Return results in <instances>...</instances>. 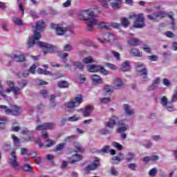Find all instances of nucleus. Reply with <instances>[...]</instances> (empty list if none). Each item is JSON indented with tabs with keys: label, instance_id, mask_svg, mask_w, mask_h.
<instances>
[{
	"label": "nucleus",
	"instance_id": "obj_1",
	"mask_svg": "<svg viewBox=\"0 0 177 177\" xmlns=\"http://www.w3.org/2000/svg\"><path fill=\"white\" fill-rule=\"evenodd\" d=\"M45 27H46V25L44 21H37L36 25L32 26L34 34L32 36L29 37L27 45L28 48H32L34 45L37 44L40 48L44 49V54L46 55L47 53H53L55 52V46L46 42L39 41V39H41V31H44Z\"/></svg>",
	"mask_w": 177,
	"mask_h": 177
},
{
	"label": "nucleus",
	"instance_id": "obj_2",
	"mask_svg": "<svg viewBox=\"0 0 177 177\" xmlns=\"http://www.w3.org/2000/svg\"><path fill=\"white\" fill-rule=\"evenodd\" d=\"M77 17L80 20H86L88 31H92L93 26L97 24V15L91 10H82L78 12Z\"/></svg>",
	"mask_w": 177,
	"mask_h": 177
},
{
	"label": "nucleus",
	"instance_id": "obj_3",
	"mask_svg": "<svg viewBox=\"0 0 177 177\" xmlns=\"http://www.w3.org/2000/svg\"><path fill=\"white\" fill-rule=\"evenodd\" d=\"M0 109H1L3 113H6L8 115H21L22 111L20 106H17V105H12L11 109H9L7 106L0 105Z\"/></svg>",
	"mask_w": 177,
	"mask_h": 177
},
{
	"label": "nucleus",
	"instance_id": "obj_4",
	"mask_svg": "<svg viewBox=\"0 0 177 177\" xmlns=\"http://www.w3.org/2000/svg\"><path fill=\"white\" fill-rule=\"evenodd\" d=\"M129 19H136L133 22V27H135V28H143L145 26V17L143 16V14H140L138 15H130Z\"/></svg>",
	"mask_w": 177,
	"mask_h": 177
},
{
	"label": "nucleus",
	"instance_id": "obj_5",
	"mask_svg": "<svg viewBox=\"0 0 177 177\" xmlns=\"http://www.w3.org/2000/svg\"><path fill=\"white\" fill-rule=\"evenodd\" d=\"M8 164L15 169V171H19L20 169V163L17 162V156L16 155V151H12L10 153V158H9Z\"/></svg>",
	"mask_w": 177,
	"mask_h": 177
},
{
	"label": "nucleus",
	"instance_id": "obj_6",
	"mask_svg": "<svg viewBox=\"0 0 177 177\" xmlns=\"http://www.w3.org/2000/svg\"><path fill=\"white\" fill-rule=\"evenodd\" d=\"M137 71L140 73L142 76V80L146 82L149 81V77H147V68L143 64L140 63L136 64Z\"/></svg>",
	"mask_w": 177,
	"mask_h": 177
},
{
	"label": "nucleus",
	"instance_id": "obj_7",
	"mask_svg": "<svg viewBox=\"0 0 177 177\" xmlns=\"http://www.w3.org/2000/svg\"><path fill=\"white\" fill-rule=\"evenodd\" d=\"M50 27L55 30L57 35H64L68 31V28H64L62 24H51Z\"/></svg>",
	"mask_w": 177,
	"mask_h": 177
},
{
	"label": "nucleus",
	"instance_id": "obj_8",
	"mask_svg": "<svg viewBox=\"0 0 177 177\" xmlns=\"http://www.w3.org/2000/svg\"><path fill=\"white\" fill-rule=\"evenodd\" d=\"M167 12L165 11H157L152 15H149L147 16L149 20H152L153 21H157L158 19H164L165 16H167Z\"/></svg>",
	"mask_w": 177,
	"mask_h": 177
},
{
	"label": "nucleus",
	"instance_id": "obj_9",
	"mask_svg": "<svg viewBox=\"0 0 177 177\" xmlns=\"http://www.w3.org/2000/svg\"><path fill=\"white\" fill-rule=\"evenodd\" d=\"M46 129H55V124L53 123H44L36 127L37 131H45Z\"/></svg>",
	"mask_w": 177,
	"mask_h": 177
},
{
	"label": "nucleus",
	"instance_id": "obj_10",
	"mask_svg": "<svg viewBox=\"0 0 177 177\" xmlns=\"http://www.w3.org/2000/svg\"><path fill=\"white\" fill-rule=\"evenodd\" d=\"M160 103L162 105H163L164 107L167 109V110H168V111H174V106H169L170 102H168L167 97L163 96L160 100Z\"/></svg>",
	"mask_w": 177,
	"mask_h": 177
},
{
	"label": "nucleus",
	"instance_id": "obj_11",
	"mask_svg": "<svg viewBox=\"0 0 177 177\" xmlns=\"http://www.w3.org/2000/svg\"><path fill=\"white\" fill-rule=\"evenodd\" d=\"M99 165H100L99 160H95L91 165L86 167L84 171L86 172V174H88V172H91V171H94V169H96Z\"/></svg>",
	"mask_w": 177,
	"mask_h": 177
},
{
	"label": "nucleus",
	"instance_id": "obj_12",
	"mask_svg": "<svg viewBox=\"0 0 177 177\" xmlns=\"http://www.w3.org/2000/svg\"><path fill=\"white\" fill-rule=\"evenodd\" d=\"M81 160H82V156L75 154L68 158V162L70 164H75V162H78V161H81Z\"/></svg>",
	"mask_w": 177,
	"mask_h": 177
},
{
	"label": "nucleus",
	"instance_id": "obj_13",
	"mask_svg": "<svg viewBox=\"0 0 177 177\" xmlns=\"http://www.w3.org/2000/svg\"><path fill=\"white\" fill-rule=\"evenodd\" d=\"M41 136L44 139H46V142H47V144L46 145V147H50L51 146H53V145H55V141L48 138V133L42 132Z\"/></svg>",
	"mask_w": 177,
	"mask_h": 177
},
{
	"label": "nucleus",
	"instance_id": "obj_14",
	"mask_svg": "<svg viewBox=\"0 0 177 177\" xmlns=\"http://www.w3.org/2000/svg\"><path fill=\"white\" fill-rule=\"evenodd\" d=\"M113 84L115 89H121L124 86V83H122V80L120 77H115Z\"/></svg>",
	"mask_w": 177,
	"mask_h": 177
},
{
	"label": "nucleus",
	"instance_id": "obj_15",
	"mask_svg": "<svg viewBox=\"0 0 177 177\" xmlns=\"http://www.w3.org/2000/svg\"><path fill=\"white\" fill-rule=\"evenodd\" d=\"M92 111H93V106L91 105L86 106L83 110V116L89 117L92 114Z\"/></svg>",
	"mask_w": 177,
	"mask_h": 177
},
{
	"label": "nucleus",
	"instance_id": "obj_16",
	"mask_svg": "<svg viewBox=\"0 0 177 177\" xmlns=\"http://www.w3.org/2000/svg\"><path fill=\"white\" fill-rule=\"evenodd\" d=\"M127 44L130 45L131 46H137L138 45H140L142 44V41L139 39L136 38H130L127 41Z\"/></svg>",
	"mask_w": 177,
	"mask_h": 177
},
{
	"label": "nucleus",
	"instance_id": "obj_17",
	"mask_svg": "<svg viewBox=\"0 0 177 177\" xmlns=\"http://www.w3.org/2000/svg\"><path fill=\"white\" fill-rule=\"evenodd\" d=\"M108 2H109L112 9H118L121 5V0H109Z\"/></svg>",
	"mask_w": 177,
	"mask_h": 177
},
{
	"label": "nucleus",
	"instance_id": "obj_18",
	"mask_svg": "<svg viewBox=\"0 0 177 177\" xmlns=\"http://www.w3.org/2000/svg\"><path fill=\"white\" fill-rule=\"evenodd\" d=\"M87 70H88L90 73H97V71H100V66L88 65L87 66Z\"/></svg>",
	"mask_w": 177,
	"mask_h": 177
},
{
	"label": "nucleus",
	"instance_id": "obj_19",
	"mask_svg": "<svg viewBox=\"0 0 177 177\" xmlns=\"http://www.w3.org/2000/svg\"><path fill=\"white\" fill-rule=\"evenodd\" d=\"M131 68V62L129 61H125L122 64L121 71L125 73V71H129Z\"/></svg>",
	"mask_w": 177,
	"mask_h": 177
},
{
	"label": "nucleus",
	"instance_id": "obj_20",
	"mask_svg": "<svg viewBox=\"0 0 177 177\" xmlns=\"http://www.w3.org/2000/svg\"><path fill=\"white\" fill-rule=\"evenodd\" d=\"M118 120V118H117V117H112L106 123V127H108V128H113L115 127V124H117Z\"/></svg>",
	"mask_w": 177,
	"mask_h": 177
},
{
	"label": "nucleus",
	"instance_id": "obj_21",
	"mask_svg": "<svg viewBox=\"0 0 177 177\" xmlns=\"http://www.w3.org/2000/svg\"><path fill=\"white\" fill-rule=\"evenodd\" d=\"M123 109L125 112V113L127 115H132L133 114V109H131V106L128 104H124L123 105Z\"/></svg>",
	"mask_w": 177,
	"mask_h": 177
},
{
	"label": "nucleus",
	"instance_id": "obj_22",
	"mask_svg": "<svg viewBox=\"0 0 177 177\" xmlns=\"http://www.w3.org/2000/svg\"><path fill=\"white\" fill-rule=\"evenodd\" d=\"M104 38L107 42H111L115 39V36L110 32H106L104 35Z\"/></svg>",
	"mask_w": 177,
	"mask_h": 177
},
{
	"label": "nucleus",
	"instance_id": "obj_23",
	"mask_svg": "<svg viewBox=\"0 0 177 177\" xmlns=\"http://www.w3.org/2000/svg\"><path fill=\"white\" fill-rule=\"evenodd\" d=\"M64 106L68 110H73V109H75V107H77L75 102L73 100L65 102Z\"/></svg>",
	"mask_w": 177,
	"mask_h": 177
},
{
	"label": "nucleus",
	"instance_id": "obj_24",
	"mask_svg": "<svg viewBox=\"0 0 177 177\" xmlns=\"http://www.w3.org/2000/svg\"><path fill=\"white\" fill-rule=\"evenodd\" d=\"M12 59L15 62H24V55L21 54L15 55L12 57Z\"/></svg>",
	"mask_w": 177,
	"mask_h": 177
},
{
	"label": "nucleus",
	"instance_id": "obj_25",
	"mask_svg": "<svg viewBox=\"0 0 177 177\" xmlns=\"http://www.w3.org/2000/svg\"><path fill=\"white\" fill-rule=\"evenodd\" d=\"M19 78H27L28 75H30V71H25L24 72H19L16 74Z\"/></svg>",
	"mask_w": 177,
	"mask_h": 177
},
{
	"label": "nucleus",
	"instance_id": "obj_26",
	"mask_svg": "<svg viewBox=\"0 0 177 177\" xmlns=\"http://www.w3.org/2000/svg\"><path fill=\"white\" fill-rule=\"evenodd\" d=\"M82 102H84L82 95H78L77 97H75L74 102L77 105V107H78V106H80V104H81V103H82Z\"/></svg>",
	"mask_w": 177,
	"mask_h": 177
},
{
	"label": "nucleus",
	"instance_id": "obj_27",
	"mask_svg": "<svg viewBox=\"0 0 177 177\" xmlns=\"http://www.w3.org/2000/svg\"><path fill=\"white\" fill-rule=\"evenodd\" d=\"M77 138V137L75 135L69 136L65 138L64 142H66V143H71V142H74V140H75V139Z\"/></svg>",
	"mask_w": 177,
	"mask_h": 177
},
{
	"label": "nucleus",
	"instance_id": "obj_28",
	"mask_svg": "<svg viewBox=\"0 0 177 177\" xmlns=\"http://www.w3.org/2000/svg\"><path fill=\"white\" fill-rule=\"evenodd\" d=\"M92 81L95 82V84H102V78H100V76L97 75H92Z\"/></svg>",
	"mask_w": 177,
	"mask_h": 177
},
{
	"label": "nucleus",
	"instance_id": "obj_29",
	"mask_svg": "<svg viewBox=\"0 0 177 177\" xmlns=\"http://www.w3.org/2000/svg\"><path fill=\"white\" fill-rule=\"evenodd\" d=\"M37 73L39 74H44V75H53V73H52V72L46 70H44L41 68L37 69Z\"/></svg>",
	"mask_w": 177,
	"mask_h": 177
},
{
	"label": "nucleus",
	"instance_id": "obj_30",
	"mask_svg": "<svg viewBox=\"0 0 177 177\" xmlns=\"http://www.w3.org/2000/svg\"><path fill=\"white\" fill-rule=\"evenodd\" d=\"M135 159V153H132V152H129L127 156H126V161H127V162H131V161H132V160Z\"/></svg>",
	"mask_w": 177,
	"mask_h": 177
},
{
	"label": "nucleus",
	"instance_id": "obj_31",
	"mask_svg": "<svg viewBox=\"0 0 177 177\" xmlns=\"http://www.w3.org/2000/svg\"><path fill=\"white\" fill-rule=\"evenodd\" d=\"M130 53L132 55V56L140 57V51H139L138 48H132L130 51Z\"/></svg>",
	"mask_w": 177,
	"mask_h": 177
},
{
	"label": "nucleus",
	"instance_id": "obj_32",
	"mask_svg": "<svg viewBox=\"0 0 177 177\" xmlns=\"http://www.w3.org/2000/svg\"><path fill=\"white\" fill-rule=\"evenodd\" d=\"M75 148L76 149L75 153H80L81 151H84V148L82 147V145H81L78 142L74 143Z\"/></svg>",
	"mask_w": 177,
	"mask_h": 177
},
{
	"label": "nucleus",
	"instance_id": "obj_33",
	"mask_svg": "<svg viewBox=\"0 0 177 177\" xmlns=\"http://www.w3.org/2000/svg\"><path fill=\"white\" fill-rule=\"evenodd\" d=\"M82 62L84 64H89V63H94L95 60H93V58L90 56L83 59Z\"/></svg>",
	"mask_w": 177,
	"mask_h": 177
},
{
	"label": "nucleus",
	"instance_id": "obj_34",
	"mask_svg": "<svg viewBox=\"0 0 177 177\" xmlns=\"http://www.w3.org/2000/svg\"><path fill=\"white\" fill-rule=\"evenodd\" d=\"M100 153H101L102 154H106L108 153H110V146H104L102 149L100 150Z\"/></svg>",
	"mask_w": 177,
	"mask_h": 177
},
{
	"label": "nucleus",
	"instance_id": "obj_35",
	"mask_svg": "<svg viewBox=\"0 0 177 177\" xmlns=\"http://www.w3.org/2000/svg\"><path fill=\"white\" fill-rule=\"evenodd\" d=\"M98 27L100 28H102L104 30H109V28H110V25L109 24H106L104 22H100L98 24Z\"/></svg>",
	"mask_w": 177,
	"mask_h": 177
},
{
	"label": "nucleus",
	"instance_id": "obj_36",
	"mask_svg": "<svg viewBox=\"0 0 177 177\" xmlns=\"http://www.w3.org/2000/svg\"><path fill=\"white\" fill-rule=\"evenodd\" d=\"M11 92L14 93L15 96H18V95H20V88L17 86L11 87Z\"/></svg>",
	"mask_w": 177,
	"mask_h": 177
},
{
	"label": "nucleus",
	"instance_id": "obj_37",
	"mask_svg": "<svg viewBox=\"0 0 177 177\" xmlns=\"http://www.w3.org/2000/svg\"><path fill=\"white\" fill-rule=\"evenodd\" d=\"M57 86H59V88H68V82L64 80L59 82L57 84Z\"/></svg>",
	"mask_w": 177,
	"mask_h": 177
},
{
	"label": "nucleus",
	"instance_id": "obj_38",
	"mask_svg": "<svg viewBox=\"0 0 177 177\" xmlns=\"http://www.w3.org/2000/svg\"><path fill=\"white\" fill-rule=\"evenodd\" d=\"M104 91L106 93V95H111V93H113L110 85L105 86L104 88Z\"/></svg>",
	"mask_w": 177,
	"mask_h": 177
},
{
	"label": "nucleus",
	"instance_id": "obj_39",
	"mask_svg": "<svg viewBox=\"0 0 177 177\" xmlns=\"http://www.w3.org/2000/svg\"><path fill=\"white\" fill-rule=\"evenodd\" d=\"M27 80H22L19 82H18L19 86L21 88V89H23V88H25V86H27Z\"/></svg>",
	"mask_w": 177,
	"mask_h": 177
},
{
	"label": "nucleus",
	"instance_id": "obj_40",
	"mask_svg": "<svg viewBox=\"0 0 177 177\" xmlns=\"http://www.w3.org/2000/svg\"><path fill=\"white\" fill-rule=\"evenodd\" d=\"M124 159V154L123 153H120L119 156H113L112 157V160L113 161H121V160H123Z\"/></svg>",
	"mask_w": 177,
	"mask_h": 177
},
{
	"label": "nucleus",
	"instance_id": "obj_41",
	"mask_svg": "<svg viewBox=\"0 0 177 177\" xmlns=\"http://www.w3.org/2000/svg\"><path fill=\"white\" fill-rule=\"evenodd\" d=\"M12 21H14V23L15 24H17V26H23V21L19 18L13 17L12 18Z\"/></svg>",
	"mask_w": 177,
	"mask_h": 177
},
{
	"label": "nucleus",
	"instance_id": "obj_42",
	"mask_svg": "<svg viewBox=\"0 0 177 177\" xmlns=\"http://www.w3.org/2000/svg\"><path fill=\"white\" fill-rule=\"evenodd\" d=\"M12 138L14 142V145L15 146H19V145H20V140L19 139V138L16 137V136H15V134L12 135Z\"/></svg>",
	"mask_w": 177,
	"mask_h": 177
},
{
	"label": "nucleus",
	"instance_id": "obj_43",
	"mask_svg": "<svg viewBox=\"0 0 177 177\" xmlns=\"http://www.w3.org/2000/svg\"><path fill=\"white\" fill-rule=\"evenodd\" d=\"M121 24L123 26V27H128L129 26V21H128V19L123 18L121 19Z\"/></svg>",
	"mask_w": 177,
	"mask_h": 177
},
{
	"label": "nucleus",
	"instance_id": "obj_44",
	"mask_svg": "<svg viewBox=\"0 0 177 177\" xmlns=\"http://www.w3.org/2000/svg\"><path fill=\"white\" fill-rule=\"evenodd\" d=\"M104 66H106V67H108L109 68H110V70H117V66L113 64L106 62L104 64Z\"/></svg>",
	"mask_w": 177,
	"mask_h": 177
},
{
	"label": "nucleus",
	"instance_id": "obj_45",
	"mask_svg": "<svg viewBox=\"0 0 177 177\" xmlns=\"http://www.w3.org/2000/svg\"><path fill=\"white\" fill-rule=\"evenodd\" d=\"M127 167L129 169H131V171H136L138 165L136 163H129L127 165Z\"/></svg>",
	"mask_w": 177,
	"mask_h": 177
},
{
	"label": "nucleus",
	"instance_id": "obj_46",
	"mask_svg": "<svg viewBox=\"0 0 177 177\" xmlns=\"http://www.w3.org/2000/svg\"><path fill=\"white\" fill-rule=\"evenodd\" d=\"M149 176L152 177L156 176V175H157V168L153 167V169H151L149 172Z\"/></svg>",
	"mask_w": 177,
	"mask_h": 177
},
{
	"label": "nucleus",
	"instance_id": "obj_47",
	"mask_svg": "<svg viewBox=\"0 0 177 177\" xmlns=\"http://www.w3.org/2000/svg\"><path fill=\"white\" fill-rule=\"evenodd\" d=\"M73 66H75V67H77V68H80V70H83V68H84L83 64L80 62H74Z\"/></svg>",
	"mask_w": 177,
	"mask_h": 177
},
{
	"label": "nucleus",
	"instance_id": "obj_48",
	"mask_svg": "<svg viewBox=\"0 0 177 177\" xmlns=\"http://www.w3.org/2000/svg\"><path fill=\"white\" fill-rule=\"evenodd\" d=\"M128 128H129L128 124H126V127L123 126V127H119L118 129V132H119V133H121L122 132H125V131H128Z\"/></svg>",
	"mask_w": 177,
	"mask_h": 177
},
{
	"label": "nucleus",
	"instance_id": "obj_49",
	"mask_svg": "<svg viewBox=\"0 0 177 177\" xmlns=\"http://www.w3.org/2000/svg\"><path fill=\"white\" fill-rule=\"evenodd\" d=\"M78 120H80V116H77V115H75L68 118V120L70 122H72L78 121Z\"/></svg>",
	"mask_w": 177,
	"mask_h": 177
},
{
	"label": "nucleus",
	"instance_id": "obj_50",
	"mask_svg": "<svg viewBox=\"0 0 177 177\" xmlns=\"http://www.w3.org/2000/svg\"><path fill=\"white\" fill-rule=\"evenodd\" d=\"M112 146H113V147H115V149H118V150H122V145H121V144L118 142H112Z\"/></svg>",
	"mask_w": 177,
	"mask_h": 177
},
{
	"label": "nucleus",
	"instance_id": "obj_51",
	"mask_svg": "<svg viewBox=\"0 0 177 177\" xmlns=\"http://www.w3.org/2000/svg\"><path fill=\"white\" fill-rule=\"evenodd\" d=\"M99 2H100L101 5L103 6V8H109V0H98Z\"/></svg>",
	"mask_w": 177,
	"mask_h": 177
},
{
	"label": "nucleus",
	"instance_id": "obj_52",
	"mask_svg": "<svg viewBox=\"0 0 177 177\" xmlns=\"http://www.w3.org/2000/svg\"><path fill=\"white\" fill-rule=\"evenodd\" d=\"M165 35L167 37V38H175L176 35L174 32L171 31H167L165 32Z\"/></svg>",
	"mask_w": 177,
	"mask_h": 177
},
{
	"label": "nucleus",
	"instance_id": "obj_53",
	"mask_svg": "<svg viewBox=\"0 0 177 177\" xmlns=\"http://www.w3.org/2000/svg\"><path fill=\"white\" fill-rule=\"evenodd\" d=\"M66 146V143H61L56 146V150L57 151H62L63 149H64V147Z\"/></svg>",
	"mask_w": 177,
	"mask_h": 177
},
{
	"label": "nucleus",
	"instance_id": "obj_54",
	"mask_svg": "<svg viewBox=\"0 0 177 177\" xmlns=\"http://www.w3.org/2000/svg\"><path fill=\"white\" fill-rule=\"evenodd\" d=\"M64 50L65 52H70V51L73 50V46H71L70 44H66L64 46Z\"/></svg>",
	"mask_w": 177,
	"mask_h": 177
},
{
	"label": "nucleus",
	"instance_id": "obj_55",
	"mask_svg": "<svg viewBox=\"0 0 177 177\" xmlns=\"http://www.w3.org/2000/svg\"><path fill=\"white\" fill-rule=\"evenodd\" d=\"M21 154L24 156V154H28V156H31V153H28V149L21 147Z\"/></svg>",
	"mask_w": 177,
	"mask_h": 177
},
{
	"label": "nucleus",
	"instance_id": "obj_56",
	"mask_svg": "<svg viewBox=\"0 0 177 177\" xmlns=\"http://www.w3.org/2000/svg\"><path fill=\"white\" fill-rule=\"evenodd\" d=\"M24 171H28V172H31L32 171V167L30 165H26L23 167Z\"/></svg>",
	"mask_w": 177,
	"mask_h": 177
},
{
	"label": "nucleus",
	"instance_id": "obj_57",
	"mask_svg": "<svg viewBox=\"0 0 177 177\" xmlns=\"http://www.w3.org/2000/svg\"><path fill=\"white\" fill-rule=\"evenodd\" d=\"M142 49L143 50H145V52H147V53H150V52H151V48H150V47H149V46L145 44L142 46Z\"/></svg>",
	"mask_w": 177,
	"mask_h": 177
},
{
	"label": "nucleus",
	"instance_id": "obj_58",
	"mask_svg": "<svg viewBox=\"0 0 177 177\" xmlns=\"http://www.w3.org/2000/svg\"><path fill=\"white\" fill-rule=\"evenodd\" d=\"M111 53L115 57L116 60H120L121 57H120V54L118 52L112 51Z\"/></svg>",
	"mask_w": 177,
	"mask_h": 177
},
{
	"label": "nucleus",
	"instance_id": "obj_59",
	"mask_svg": "<svg viewBox=\"0 0 177 177\" xmlns=\"http://www.w3.org/2000/svg\"><path fill=\"white\" fill-rule=\"evenodd\" d=\"M110 102H111V100L110 99L109 97H104V98L100 100V102L104 103V104L110 103Z\"/></svg>",
	"mask_w": 177,
	"mask_h": 177
},
{
	"label": "nucleus",
	"instance_id": "obj_60",
	"mask_svg": "<svg viewBox=\"0 0 177 177\" xmlns=\"http://www.w3.org/2000/svg\"><path fill=\"white\" fill-rule=\"evenodd\" d=\"M100 71L104 75H109V71H107L103 66H100Z\"/></svg>",
	"mask_w": 177,
	"mask_h": 177
},
{
	"label": "nucleus",
	"instance_id": "obj_61",
	"mask_svg": "<svg viewBox=\"0 0 177 177\" xmlns=\"http://www.w3.org/2000/svg\"><path fill=\"white\" fill-rule=\"evenodd\" d=\"M35 70H37V65L33 64L29 69L30 73L31 74H35Z\"/></svg>",
	"mask_w": 177,
	"mask_h": 177
},
{
	"label": "nucleus",
	"instance_id": "obj_62",
	"mask_svg": "<svg viewBox=\"0 0 177 177\" xmlns=\"http://www.w3.org/2000/svg\"><path fill=\"white\" fill-rule=\"evenodd\" d=\"M3 149L6 150V151H9L10 150V143L6 142L3 145Z\"/></svg>",
	"mask_w": 177,
	"mask_h": 177
},
{
	"label": "nucleus",
	"instance_id": "obj_63",
	"mask_svg": "<svg viewBox=\"0 0 177 177\" xmlns=\"http://www.w3.org/2000/svg\"><path fill=\"white\" fill-rule=\"evenodd\" d=\"M64 8H68L71 6V0H67L65 3H63Z\"/></svg>",
	"mask_w": 177,
	"mask_h": 177
},
{
	"label": "nucleus",
	"instance_id": "obj_64",
	"mask_svg": "<svg viewBox=\"0 0 177 177\" xmlns=\"http://www.w3.org/2000/svg\"><path fill=\"white\" fill-rule=\"evenodd\" d=\"M0 129H5V120L0 118Z\"/></svg>",
	"mask_w": 177,
	"mask_h": 177
}]
</instances>
